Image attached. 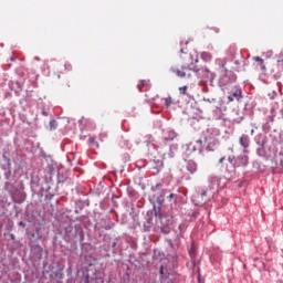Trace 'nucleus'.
<instances>
[{
    "instance_id": "a211bd4d",
    "label": "nucleus",
    "mask_w": 283,
    "mask_h": 283,
    "mask_svg": "<svg viewBox=\"0 0 283 283\" xmlns=\"http://www.w3.org/2000/svg\"><path fill=\"white\" fill-rule=\"evenodd\" d=\"M159 273H160V275H165V266H160V270H159Z\"/></svg>"
},
{
    "instance_id": "a878e982",
    "label": "nucleus",
    "mask_w": 283,
    "mask_h": 283,
    "mask_svg": "<svg viewBox=\"0 0 283 283\" xmlns=\"http://www.w3.org/2000/svg\"><path fill=\"white\" fill-rule=\"evenodd\" d=\"M11 61H14V57H11Z\"/></svg>"
},
{
    "instance_id": "6ab92c4d",
    "label": "nucleus",
    "mask_w": 283,
    "mask_h": 283,
    "mask_svg": "<svg viewBox=\"0 0 283 283\" xmlns=\"http://www.w3.org/2000/svg\"><path fill=\"white\" fill-rule=\"evenodd\" d=\"M207 150H208V151H213V148H211V144H209V145L207 146Z\"/></svg>"
},
{
    "instance_id": "393cba45",
    "label": "nucleus",
    "mask_w": 283,
    "mask_h": 283,
    "mask_svg": "<svg viewBox=\"0 0 283 283\" xmlns=\"http://www.w3.org/2000/svg\"><path fill=\"white\" fill-rule=\"evenodd\" d=\"M96 147H98V143H95Z\"/></svg>"
},
{
    "instance_id": "412c9836",
    "label": "nucleus",
    "mask_w": 283,
    "mask_h": 283,
    "mask_svg": "<svg viewBox=\"0 0 283 283\" xmlns=\"http://www.w3.org/2000/svg\"><path fill=\"white\" fill-rule=\"evenodd\" d=\"M112 247H113V248L116 247V241H114V242L112 243Z\"/></svg>"
},
{
    "instance_id": "0eeeda50",
    "label": "nucleus",
    "mask_w": 283,
    "mask_h": 283,
    "mask_svg": "<svg viewBox=\"0 0 283 283\" xmlns=\"http://www.w3.org/2000/svg\"><path fill=\"white\" fill-rule=\"evenodd\" d=\"M240 145H241V147H243L244 149H247V147H249V136L242 135V136L240 137Z\"/></svg>"
},
{
    "instance_id": "dca6fc26",
    "label": "nucleus",
    "mask_w": 283,
    "mask_h": 283,
    "mask_svg": "<svg viewBox=\"0 0 283 283\" xmlns=\"http://www.w3.org/2000/svg\"><path fill=\"white\" fill-rule=\"evenodd\" d=\"M167 198H168L169 202H171V200H174V198H178V195L170 193Z\"/></svg>"
},
{
    "instance_id": "bb28decb",
    "label": "nucleus",
    "mask_w": 283,
    "mask_h": 283,
    "mask_svg": "<svg viewBox=\"0 0 283 283\" xmlns=\"http://www.w3.org/2000/svg\"><path fill=\"white\" fill-rule=\"evenodd\" d=\"M20 226H23V222H20Z\"/></svg>"
},
{
    "instance_id": "423d86ee",
    "label": "nucleus",
    "mask_w": 283,
    "mask_h": 283,
    "mask_svg": "<svg viewBox=\"0 0 283 283\" xmlns=\"http://www.w3.org/2000/svg\"><path fill=\"white\" fill-rule=\"evenodd\" d=\"M187 171H189V174H195L198 171V164H196V161L193 160H189L187 164Z\"/></svg>"
},
{
    "instance_id": "f3484780",
    "label": "nucleus",
    "mask_w": 283,
    "mask_h": 283,
    "mask_svg": "<svg viewBox=\"0 0 283 283\" xmlns=\"http://www.w3.org/2000/svg\"><path fill=\"white\" fill-rule=\"evenodd\" d=\"M64 67H65V70H67V72H71V70H72V64L66 63V64H64Z\"/></svg>"
},
{
    "instance_id": "9d476101",
    "label": "nucleus",
    "mask_w": 283,
    "mask_h": 283,
    "mask_svg": "<svg viewBox=\"0 0 283 283\" xmlns=\"http://www.w3.org/2000/svg\"><path fill=\"white\" fill-rule=\"evenodd\" d=\"M258 156H261L263 158H266V153L264 151V146H261L256 150Z\"/></svg>"
},
{
    "instance_id": "4be33fe9",
    "label": "nucleus",
    "mask_w": 283,
    "mask_h": 283,
    "mask_svg": "<svg viewBox=\"0 0 283 283\" xmlns=\"http://www.w3.org/2000/svg\"><path fill=\"white\" fill-rule=\"evenodd\" d=\"M180 52H181V54H185V49H181Z\"/></svg>"
},
{
    "instance_id": "7ed1b4c3",
    "label": "nucleus",
    "mask_w": 283,
    "mask_h": 283,
    "mask_svg": "<svg viewBox=\"0 0 283 283\" xmlns=\"http://www.w3.org/2000/svg\"><path fill=\"white\" fill-rule=\"evenodd\" d=\"M170 72H172V74H176L179 78H187V76H191V74L187 73V72H189V69H187L185 66L181 67V70L171 67Z\"/></svg>"
},
{
    "instance_id": "1a4fd4ad",
    "label": "nucleus",
    "mask_w": 283,
    "mask_h": 283,
    "mask_svg": "<svg viewBox=\"0 0 283 283\" xmlns=\"http://www.w3.org/2000/svg\"><path fill=\"white\" fill-rule=\"evenodd\" d=\"M143 87H149V81L144 80L140 82V84L137 85V88L139 90V92H143Z\"/></svg>"
},
{
    "instance_id": "f03ea898",
    "label": "nucleus",
    "mask_w": 283,
    "mask_h": 283,
    "mask_svg": "<svg viewBox=\"0 0 283 283\" xmlns=\"http://www.w3.org/2000/svg\"><path fill=\"white\" fill-rule=\"evenodd\" d=\"M205 198H207V191L197 192L192 196V202L197 207L205 205Z\"/></svg>"
},
{
    "instance_id": "39448f33",
    "label": "nucleus",
    "mask_w": 283,
    "mask_h": 283,
    "mask_svg": "<svg viewBox=\"0 0 283 283\" xmlns=\"http://www.w3.org/2000/svg\"><path fill=\"white\" fill-rule=\"evenodd\" d=\"M203 143H205V142H202V139H197V140L195 142V144H193V143H190V144H189V147H190V149H192V151H202V145H203Z\"/></svg>"
},
{
    "instance_id": "b1692460",
    "label": "nucleus",
    "mask_w": 283,
    "mask_h": 283,
    "mask_svg": "<svg viewBox=\"0 0 283 283\" xmlns=\"http://www.w3.org/2000/svg\"><path fill=\"white\" fill-rule=\"evenodd\" d=\"M156 187H160V184H157Z\"/></svg>"
},
{
    "instance_id": "f257e3e1",
    "label": "nucleus",
    "mask_w": 283,
    "mask_h": 283,
    "mask_svg": "<svg viewBox=\"0 0 283 283\" xmlns=\"http://www.w3.org/2000/svg\"><path fill=\"white\" fill-rule=\"evenodd\" d=\"M226 157H221L219 159V165H221L222 169H227L229 174L232 171H235L237 167H247L249 165V156L247 155H241L235 159V156H229L228 161L231 165V170H229V167L224 165Z\"/></svg>"
},
{
    "instance_id": "2eb2a0df",
    "label": "nucleus",
    "mask_w": 283,
    "mask_h": 283,
    "mask_svg": "<svg viewBox=\"0 0 283 283\" xmlns=\"http://www.w3.org/2000/svg\"><path fill=\"white\" fill-rule=\"evenodd\" d=\"M279 160H280L281 167H283V150L279 154Z\"/></svg>"
},
{
    "instance_id": "cd10ccee",
    "label": "nucleus",
    "mask_w": 283,
    "mask_h": 283,
    "mask_svg": "<svg viewBox=\"0 0 283 283\" xmlns=\"http://www.w3.org/2000/svg\"><path fill=\"white\" fill-rule=\"evenodd\" d=\"M191 255H193V252H190Z\"/></svg>"
},
{
    "instance_id": "6e6552de",
    "label": "nucleus",
    "mask_w": 283,
    "mask_h": 283,
    "mask_svg": "<svg viewBox=\"0 0 283 283\" xmlns=\"http://www.w3.org/2000/svg\"><path fill=\"white\" fill-rule=\"evenodd\" d=\"M254 61H255L256 63H260V67H261V70H262L263 72L266 71V66L264 65V60H262L260 56H256V57H254Z\"/></svg>"
},
{
    "instance_id": "ddd939ff",
    "label": "nucleus",
    "mask_w": 283,
    "mask_h": 283,
    "mask_svg": "<svg viewBox=\"0 0 283 283\" xmlns=\"http://www.w3.org/2000/svg\"><path fill=\"white\" fill-rule=\"evenodd\" d=\"M179 94H187V86L179 87Z\"/></svg>"
},
{
    "instance_id": "f8f14e48",
    "label": "nucleus",
    "mask_w": 283,
    "mask_h": 283,
    "mask_svg": "<svg viewBox=\"0 0 283 283\" xmlns=\"http://www.w3.org/2000/svg\"><path fill=\"white\" fill-rule=\"evenodd\" d=\"M165 105H166V107H169L171 105V97L165 98Z\"/></svg>"
},
{
    "instance_id": "5701e85b",
    "label": "nucleus",
    "mask_w": 283,
    "mask_h": 283,
    "mask_svg": "<svg viewBox=\"0 0 283 283\" xmlns=\"http://www.w3.org/2000/svg\"><path fill=\"white\" fill-rule=\"evenodd\" d=\"M90 140H91V143H94V138H91Z\"/></svg>"
},
{
    "instance_id": "4468645a",
    "label": "nucleus",
    "mask_w": 283,
    "mask_h": 283,
    "mask_svg": "<svg viewBox=\"0 0 283 283\" xmlns=\"http://www.w3.org/2000/svg\"><path fill=\"white\" fill-rule=\"evenodd\" d=\"M50 127H51V129H56V120L52 119L50 122Z\"/></svg>"
},
{
    "instance_id": "20e7f679",
    "label": "nucleus",
    "mask_w": 283,
    "mask_h": 283,
    "mask_svg": "<svg viewBox=\"0 0 283 283\" xmlns=\"http://www.w3.org/2000/svg\"><path fill=\"white\" fill-rule=\"evenodd\" d=\"M242 98V90L237 88L232 95L228 96L229 103H233V101H240Z\"/></svg>"
},
{
    "instance_id": "9b49d317",
    "label": "nucleus",
    "mask_w": 283,
    "mask_h": 283,
    "mask_svg": "<svg viewBox=\"0 0 283 283\" xmlns=\"http://www.w3.org/2000/svg\"><path fill=\"white\" fill-rule=\"evenodd\" d=\"M201 59H203V61H211V53L202 52Z\"/></svg>"
},
{
    "instance_id": "aec40b11",
    "label": "nucleus",
    "mask_w": 283,
    "mask_h": 283,
    "mask_svg": "<svg viewBox=\"0 0 283 283\" xmlns=\"http://www.w3.org/2000/svg\"><path fill=\"white\" fill-rule=\"evenodd\" d=\"M109 229H112V226H106L105 227V231H109Z\"/></svg>"
}]
</instances>
